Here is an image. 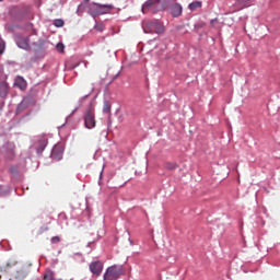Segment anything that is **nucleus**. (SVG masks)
I'll return each mask as SVG.
<instances>
[{"label": "nucleus", "instance_id": "7ed1b4c3", "mask_svg": "<svg viewBox=\"0 0 280 280\" xmlns=\"http://www.w3.org/2000/svg\"><path fill=\"white\" fill-rule=\"evenodd\" d=\"M124 275V268L121 266H112L107 268L105 275H103V280H117Z\"/></svg>", "mask_w": 280, "mask_h": 280}, {"label": "nucleus", "instance_id": "9d476101", "mask_svg": "<svg viewBox=\"0 0 280 280\" xmlns=\"http://www.w3.org/2000/svg\"><path fill=\"white\" fill-rule=\"evenodd\" d=\"M16 45L20 48L27 50L30 48V39L27 37H19L16 39Z\"/></svg>", "mask_w": 280, "mask_h": 280}, {"label": "nucleus", "instance_id": "f03ea898", "mask_svg": "<svg viewBox=\"0 0 280 280\" xmlns=\"http://www.w3.org/2000/svg\"><path fill=\"white\" fill-rule=\"evenodd\" d=\"M142 27L145 34H163L165 32V26L158 21L144 23Z\"/></svg>", "mask_w": 280, "mask_h": 280}, {"label": "nucleus", "instance_id": "aec40b11", "mask_svg": "<svg viewBox=\"0 0 280 280\" xmlns=\"http://www.w3.org/2000/svg\"><path fill=\"white\" fill-rule=\"evenodd\" d=\"M57 50H58L59 52H63V51H65V45H63L62 43H59V44L57 45Z\"/></svg>", "mask_w": 280, "mask_h": 280}, {"label": "nucleus", "instance_id": "423d86ee", "mask_svg": "<svg viewBox=\"0 0 280 280\" xmlns=\"http://www.w3.org/2000/svg\"><path fill=\"white\" fill-rule=\"evenodd\" d=\"M104 269V265L102 261H94L90 265V270L94 276L100 277Z\"/></svg>", "mask_w": 280, "mask_h": 280}, {"label": "nucleus", "instance_id": "dca6fc26", "mask_svg": "<svg viewBox=\"0 0 280 280\" xmlns=\"http://www.w3.org/2000/svg\"><path fill=\"white\" fill-rule=\"evenodd\" d=\"M44 280H55V273L50 270L46 271L44 275Z\"/></svg>", "mask_w": 280, "mask_h": 280}, {"label": "nucleus", "instance_id": "f8f14e48", "mask_svg": "<svg viewBox=\"0 0 280 280\" xmlns=\"http://www.w3.org/2000/svg\"><path fill=\"white\" fill-rule=\"evenodd\" d=\"M202 8V2H200V0H196L195 2H190V4L188 5V9L191 12H195L196 10Z\"/></svg>", "mask_w": 280, "mask_h": 280}, {"label": "nucleus", "instance_id": "4be33fe9", "mask_svg": "<svg viewBox=\"0 0 280 280\" xmlns=\"http://www.w3.org/2000/svg\"><path fill=\"white\" fill-rule=\"evenodd\" d=\"M83 8H84V4H80L79 9H78V12H82L83 11Z\"/></svg>", "mask_w": 280, "mask_h": 280}, {"label": "nucleus", "instance_id": "20e7f679", "mask_svg": "<svg viewBox=\"0 0 280 280\" xmlns=\"http://www.w3.org/2000/svg\"><path fill=\"white\" fill-rule=\"evenodd\" d=\"M84 125H85V128L89 130H92L96 127L95 110L93 108H89L85 112Z\"/></svg>", "mask_w": 280, "mask_h": 280}, {"label": "nucleus", "instance_id": "ddd939ff", "mask_svg": "<svg viewBox=\"0 0 280 280\" xmlns=\"http://www.w3.org/2000/svg\"><path fill=\"white\" fill-rule=\"evenodd\" d=\"M0 96L1 97L8 96V83L5 82L0 83Z\"/></svg>", "mask_w": 280, "mask_h": 280}, {"label": "nucleus", "instance_id": "39448f33", "mask_svg": "<svg viewBox=\"0 0 280 280\" xmlns=\"http://www.w3.org/2000/svg\"><path fill=\"white\" fill-rule=\"evenodd\" d=\"M14 149H15V145L11 142H7L2 147V153L4 154L7 160H13V158L15 156Z\"/></svg>", "mask_w": 280, "mask_h": 280}, {"label": "nucleus", "instance_id": "1a4fd4ad", "mask_svg": "<svg viewBox=\"0 0 280 280\" xmlns=\"http://www.w3.org/2000/svg\"><path fill=\"white\" fill-rule=\"evenodd\" d=\"M171 14L173 18H179L183 14L182 4H173L171 7Z\"/></svg>", "mask_w": 280, "mask_h": 280}, {"label": "nucleus", "instance_id": "6e6552de", "mask_svg": "<svg viewBox=\"0 0 280 280\" xmlns=\"http://www.w3.org/2000/svg\"><path fill=\"white\" fill-rule=\"evenodd\" d=\"M63 155V148L61 145H56L52 149L51 158L57 161H61Z\"/></svg>", "mask_w": 280, "mask_h": 280}, {"label": "nucleus", "instance_id": "b1692460", "mask_svg": "<svg viewBox=\"0 0 280 280\" xmlns=\"http://www.w3.org/2000/svg\"><path fill=\"white\" fill-rule=\"evenodd\" d=\"M84 2H85V3H89V2H90V0H84Z\"/></svg>", "mask_w": 280, "mask_h": 280}, {"label": "nucleus", "instance_id": "a211bd4d", "mask_svg": "<svg viewBox=\"0 0 280 280\" xmlns=\"http://www.w3.org/2000/svg\"><path fill=\"white\" fill-rule=\"evenodd\" d=\"M94 30L103 32L105 30V25L103 23L96 24V26H94Z\"/></svg>", "mask_w": 280, "mask_h": 280}, {"label": "nucleus", "instance_id": "6ab92c4d", "mask_svg": "<svg viewBox=\"0 0 280 280\" xmlns=\"http://www.w3.org/2000/svg\"><path fill=\"white\" fill-rule=\"evenodd\" d=\"M55 26H57V27H62L63 25H65V22L62 21V20H57V21H55Z\"/></svg>", "mask_w": 280, "mask_h": 280}, {"label": "nucleus", "instance_id": "393cba45", "mask_svg": "<svg viewBox=\"0 0 280 280\" xmlns=\"http://www.w3.org/2000/svg\"><path fill=\"white\" fill-rule=\"evenodd\" d=\"M11 173H14L13 168L11 167Z\"/></svg>", "mask_w": 280, "mask_h": 280}, {"label": "nucleus", "instance_id": "9b49d317", "mask_svg": "<svg viewBox=\"0 0 280 280\" xmlns=\"http://www.w3.org/2000/svg\"><path fill=\"white\" fill-rule=\"evenodd\" d=\"M179 167L178 163L176 162H165L164 163V168L167 170V171H175Z\"/></svg>", "mask_w": 280, "mask_h": 280}, {"label": "nucleus", "instance_id": "5701e85b", "mask_svg": "<svg viewBox=\"0 0 280 280\" xmlns=\"http://www.w3.org/2000/svg\"><path fill=\"white\" fill-rule=\"evenodd\" d=\"M215 22H217V20H212V21L210 22L211 26H213V25L215 24Z\"/></svg>", "mask_w": 280, "mask_h": 280}, {"label": "nucleus", "instance_id": "412c9836", "mask_svg": "<svg viewBox=\"0 0 280 280\" xmlns=\"http://www.w3.org/2000/svg\"><path fill=\"white\" fill-rule=\"evenodd\" d=\"M59 242H60V238L58 236H55V237L51 238L52 244H57Z\"/></svg>", "mask_w": 280, "mask_h": 280}, {"label": "nucleus", "instance_id": "2eb2a0df", "mask_svg": "<svg viewBox=\"0 0 280 280\" xmlns=\"http://www.w3.org/2000/svg\"><path fill=\"white\" fill-rule=\"evenodd\" d=\"M254 0H237V4L241 9L248 8Z\"/></svg>", "mask_w": 280, "mask_h": 280}, {"label": "nucleus", "instance_id": "f3484780", "mask_svg": "<svg viewBox=\"0 0 280 280\" xmlns=\"http://www.w3.org/2000/svg\"><path fill=\"white\" fill-rule=\"evenodd\" d=\"M110 110H112L110 104L108 102H105V104L103 105V113L108 115Z\"/></svg>", "mask_w": 280, "mask_h": 280}, {"label": "nucleus", "instance_id": "f257e3e1", "mask_svg": "<svg viewBox=\"0 0 280 280\" xmlns=\"http://www.w3.org/2000/svg\"><path fill=\"white\" fill-rule=\"evenodd\" d=\"M113 9V4H97L95 2L89 4V13L92 15V18L108 14Z\"/></svg>", "mask_w": 280, "mask_h": 280}, {"label": "nucleus", "instance_id": "4468645a", "mask_svg": "<svg viewBox=\"0 0 280 280\" xmlns=\"http://www.w3.org/2000/svg\"><path fill=\"white\" fill-rule=\"evenodd\" d=\"M15 85L19 86L21 90H24L26 88V82L23 78L19 77L15 80Z\"/></svg>", "mask_w": 280, "mask_h": 280}, {"label": "nucleus", "instance_id": "0eeeda50", "mask_svg": "<svg viewBox=\"0 0 280 280\" xmlns=\"http://www.w3.org/2000/svg\"><path fill=\"white\" fill-rule=\"evenodd\" d=\"M160 2V0H147L144 4L141 7V12L143 14L148 13L150 10L156 7V4Z\"/></svg>", "mask_w": 280, "mask_h": 280}]
</instances>
